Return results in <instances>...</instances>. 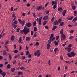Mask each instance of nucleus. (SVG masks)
I'll use <instances>...</instances> for the list:
<instances>
[{
  "label": "nucleus",
  "instance_id": "f257e3e1",
  "mask_svg": "<svg viewBox=\"0 0 77 77\" xmlns=\"http://www.w3.org/2000/svg\"><path fill=\"white\" fill-rule=\"evenodd\" d=\"M22 33H24V35H26L27 34H28L29 32V29L27 28V26H26L24 28L23 30H22L21 31Z\"/></svg>",
  "mask_w": 77,
  "mask_h": 77
},
{
  "label": "nucleus",
  "instance_id": "f03ea898",
  "mask_svg": "<svg viewBox=\"0 0 77 77\" xmlns=\"http://www.w3.org/2000/svg\"><path fill=\"white\" fill-rule=\"evenodd\" d=\"M42 17H39V18H38L36 19V21L37 22H38V24L39 25H41V21H42Z\"/></svg>",
  "mask_w": 77,
  "mask_h": 77
},
{
  "label": "nucleus",
  "instance_id": "7ed1b4c3",
  "mask_svg": "<svg viewBox=\"0 0 77 77\" xmlns=\"http://www.w3.org/2000/svg\"><path fill=\"white\" fill-rule=\"evenodd\" d=\"M18 21H19V23H20V24H21L22 26H24V24L25 23V20H23V21H21V20L20 19H18Z\"/></svg>",
  "mask_w": 77,
  "mask_h": 77
},
{
  "label": "nucleus",
  "instance_id": "20e7f679",
  "mask_svg": "<svg viewBox=\"0 0 77 77\" xmlns=\"http://www.w3.org/2000/svg\"><path fill=\"white\" fill-rule=\"evenodd\" d=\"M35 56H36L38 57L41 55V53L39 52V50H38L37 51H36L34 53Z\"/></svg>",
  "mask_w": 77,
  "mask_h": 77
},
{
  "label": "nucleus",
  "instance_id": "39448f33",
  "mask_svg": "<svg viewBox=\"0 0 77 77\" xmlns=\"http://www.w3.org/2000/svg\"><path fill=\"white\" fill-rule=\"evenodd\" d=\"M65 35L64 34H62L61 36V39L62 41H64L65 39V38H66Z\"/></svg>",
  "mask_w": 77,
  "mask_h": 77
},
{
  "label": "nucleus",
  "instance_id": "423d86ee",
  "mask_svg": "<svg viewBox=\"0 0 77 77\" xmlns=\"http://www.w3.org/2000/svg\"><path fill=\"white\" fill-rule=\"evenodd\" d=\"M26 25L28 27H30V26H32V24L30 23H26Z\"/></svg>",
  "mask_w": 77,
  "mask_h": 77
},
{
  "label": "nucleus",
  "instance_id": "0eeeda50",
  "mask_svg": "<svg viewBox=\"0 0 77 77\" xmlns=\"http://www.w3.org/2000/svg\"><path fill=\"white\" fill-rule=\"evenodd\" d=\"M59 40H57V41H54V44L56 46L57 45H59Z\"/></svg>",
  "mask_w": 77,
  "mask_h": 77
},
{
  "label": "nucleus",
  "instance_id": "6e6552de",
  "mask_svg": "<svg viewBox=\"0 0 77 77\" xmlns=\"http://www.w3.org/2000/svg\"><path fill=\"white\" fill-rule=\"evenodd\" d=\"M54 24L55 26H58V24H59V22H58V21H57V20H56L55 22H54Z\"/></svg>",
  "mask_w": 77,
  "mask_h": 77
},
{
  "label": "nucleus",
  "instance_id": "1a4fd4ad",
  "mask_svg": "<svg viewBox=\"0 0 77 77\" xmlns=\"http://www.w3.org/2000/svg\"><path fill=\"white\" fill-rule=\"evenodd\" d=\"M11 25L14 29H15L17 28V25L14 24V23L12 22L11 23Z\"/></svg>",
  "mask_w": 77,
  "mask_h": 77
},
{
  "label": "nucleus",
  "instance_id": "9d476101",
  "mask_svg": "<svg viewBox=\"0 0 77 77\" xmlns=\"http://www.w3.org/2000/svg\"><path fill=\"white\" fill-rule=\"evenodd\" d=\"M15 39V35H12L11 36V41H14Z\"/></svg>",
  "mask_w": 77,
  "mask_h": 77
},
{
  "label": "nucleus",
  "instance_id": "9b49d317",
  "mask_svg": "<svg viewBox=\"0 0 77 77\" xmlns=\"http://www.w3.org/2000/svg\"><path fill=\"white\" fill-rule=\"evenodd\" d=\"M42 6H39L37 7V10L38 11H39V10H42Z\"/></svg>",
  "mask_w": 77,
  "mask_h": 77
},
{
  "label": "nucleus",
  "instance_id": "f8f14e48",
  "mask_svg": "<svg viewBox=\"0 0 77 77\" xmlns=\"http://www.w3.org/2000/svg\"><path fill=\"white\" fill-rule=\"evenodd\" d=\"M48 16H45L43 18V20H48Z\"/></svg>",
  "mask_w": 77,
  "mask_h": 77
},
{
  "label": "nucleus",
  "instance_id": "ddd939ff",
  "mask_svg": "<svg viewBox=\"0 0 77 77\" xmlns=\"http://www.w3.org/2000/svg\"><path fill=\"white\" fill-rule=\"evenodd\" d=\"M74 18V17L72 16L70 18H69V17H67V20H69V21H71V20H72L73 18Z\"/></svg>",
  "mask_w": 77,
  "mask_h": 77
},
{
  "label": "nucleus",
  "instance_id": "4468645a",
  "mask_svg": "<svg viewBox=\"0 0 77 77\" xmlns=\"http://www.w3.org/2000/svg\"><path fill=\"white\" fill-rule=\"evenodd\" d=\"M66 13V10H64L63 12V16H65Z\"/></svg>",
  "mask_w": 77,
  "mask_h": 77
},
{
  "label": "nucleus",
  "instance_id": "2eb2a0df",
  "mask_svg": "<svg viewBox=\"0 0 77 77\" xmlns=\"http://www.w3.org/2000/svg\"><path fill=\"white\" fill-rule=\"evenodd\" d=\"M62 10H63V9L62 8L59 7L58 8V11L60 12H62Z\"/></svg>",
  "mask_w": 77,
  "mask_h": 77
},
{
  "label": "nucleus",
  "instance_id": "dca6fc26",
  "mask_svg": "<svg viewBox=\"0 0 77 77\" xmlns=\"http://www.w3.org/2000/svg\"><path fill=\"white\" fill-rule=\"evenodd\" d=\"M71 54L72 55L71 56H75V55H76V54L74 53V51H72L71 52Z\"/></svg>",
  "mask_w": 77,
  "mask_h": 77
},
{
  "label": "nucleus",
  "instance_id": "f3484780",
  "mask_svg": "<svg viewBox=\"0 0 77 77\" xmlns=\"http://www.w3.org/2000/svg\"><path fill=\"white\" fill-rule=\"evenodd\" d=\"M1 74L3 77H5V75H6V72H4L2 73H1Z\"/></svg>",
  "mask_w": 77,
  "mask_h": 77
},
{
  "label": "nucleus",
  "instance_id": "a211bd4d",
  "mask_svg": "<svg viewBox=\"0 0 77 77\" xmlns=\"http://www.w3.org/2000/svg\"><path fill=\"white\" fill-rule=\"evenodd\" d=\"M47 50H50V47H51L50 45L47 44Z\"/></svg>",
  "mask_w": 77,
  "mask_h": 77
},
{
  "label": "nucleus",
  "instance_id": "6ab92c4d",
  "mask_svg": "<svg viewBox=\"0 0 77 77\" xmlns=\"http://www.w3.org/2000/svg\"><path fill=\"white\" fill-rule=\"evenodd\" d=\"M49 39L51 41H54V40H55V37H53L51 39H50V38H49Z\"/></svg>",
  "mask_w": 77,
  "mask_h": 77
},
{
  "label": "nucleus",
  "instance_id": "aec40b11",
  "mask_svg": "<svg viewBox=\"0 0 77 77\" xmlns=\"http://www.w3.org/2000/svg\"><path fill=\"white\" fill-rule=\"evenodd\" d=\"M57 26H54L52 30H56V29H57Z\"/></svg>",
  "mask_w": 77,
  "mask_h": 77
},
{
  "label": "nucleus",
  "instance_id": "412c9836",
  "mask_svg": "<svg viewBox=\"0 0 77 77\" xmlns=\"http://www.w3.org/2000/svg\"><path fill=\"white\" fill-rule=\"evenodd\" d=\"M26 41H29L30 40V38L29 37H26Z\"/></svg>",
  "mask_w": 77,
  "mask_h": 77
},
{
  "label": "nucleus",
  "instance_id": "4be33fe9",
  "mask_svg": "<svg viewBox=\"0 0 77 77\" xmlns=\"http://www.w3.org/2000/svg\"><path fill=\"white\" fill-rule=\"evenodd\" d=\"M76 8V7H75V5H73L72 7V9H73V11H75Z\"/></svg>",
  "mask_w": 77,
  "mask_h": 77
},
{
  "label": "nucleus",
  "instance_id": "5701e85b",
  "mask_svg": "<svg viewBox=\"0 0 77 77\" xmlns=\"http://www.w3.org/2000/svg\"><path fill=\"white\" fill-rule=\"evenodd\" d=\"M67 51L68 52H70L71 51V48H67Z\"/></svg>",
  "mask_w": 77,
  "mask_h": 77
},
{
  "label": "nucleus",
  "instance_id": "b1692460",
  "mask_svg": "<svg viewBox=\"0 0 77 77\" xmlns=\"http://www.w3.org/2000/svg\"><path fill=\"white\" fill-rule=\"evenodd\" d=\"M77 20V17L74 18V19L72 20V22H75V21H76Z\"/></svg>",
  "mask_w": 77,
  "mask_h": 77
},
{
  "label": "nucleus",
  "instance_id": "393cba45",
  "mask_svg": "<svg viewBox=\"0 0 77 77\" xmlns=\"http://www.w3.org/2000/svg\"><path fill=\"white\" fill-rule=\"evenodd\" d=\"M20 69H21L22 71H23V70H24V69L25 70V69H26L24 68V67L21 66L20 67Z\"/></svg>",
  "mask_w": 77,
  "mask_h": 77
},
{
  "label": "nucleus",
  "instance_id": "a878e982",
  "mask_svg": "<svg viewBox=\"0 0 77 77\" xmlns=\"http://www.w3.org/2000/svg\"><path fill=\"white\" fill-rule=\"evenodd\" d=\"M64 24V22H62L60 23V26H63V25Z\"/></svg>",
  "mask_w": 77,
  "mask_h": 77
},
{
  "label": "nucleus",
  "instance_id": "bb28decb",
  "mask_svg": "<svg viewBox=\"0 0 77 77\" xmlns=\"http://www.w3.org/2000/svg\"><path fill=\"white\" fill-rule=\"evenodd\" d=\"M3 54L4 55H5H5H6V54H7L6 51L5 50L4 51Z\"/></svg>",
  "mask_w": 77,
  "mask_h": 77
},
{
  "label": "nucleus",
  "instance_id": "cd10ccee",
  "mask_svg": "<svg viewBox=\"0 0 77 77\" xmlns=\"http://www.w3.org/2000/svg\"><path fill=\"white\" fill-rule=\"evenodd\" d=\"M60 33L61 35H63V29H62L60 31Z\"/></svg>",
  "mask_w": 77,
  "mask_h": 77
},
{
  "label": "nucleus",
  "instance_id": "c85d7f7f",
  "mask_svg": "<svg viewBox=\"0 0 77 77\" xmlns=\"http://www.w3.org/2000/svg\"><path fill=\"white\" fill-rule=\"evenodd\" d=\"M21 41H22V38L21 37H20L19 40L18 42H19V43H20V42H21Z\"/></svg>",
  "mask_w": 77,
  "mask_h": 77
},
{
  "label": "nucleus",
  "instance_id": "c756f323",
  "mask_svg": "<svg viewBox=\"0 0 77 77\" xmlns=\"http://www.w3.org/2000/svg\"><path fill=\"white\" fill-rule=\"evenodd\" d=\"M54 51L55 53H56V51H58V48H55L54 49Z\"/></svg>",
  "mask_w": 77,
  "mask_h": 77
},
{
  "label": "nucleus",
  "instance_id": "7c9ffc66",
  "mask_svg": "<svg viewBox=\"0 0 77 77\" xmlns=\"http://www.w3.org/2000/svg\"><path fill=\"white\" fill-rule=\"evenodd\" d=\"M43 26L47 24V21L44 20L43 22Z\"/></svg>",
  "mask_w": 77,
  "mask_h": 77
},
{
  "label": "nucleus",
  "instance_id": "2f4dec72",
  "mask_svg": "<svg viewBox=\"0 0 77 77\" xmlns=\"http://www.w3.org/2000/svg\"><path fill=\"white\" fill-rule=\"evenodd\" d=\"M9 56V58L10 59V60H11V59H12V57H11V54H8Z\"/></svg>",
  "mask_w": 77,
  "mask_h": 77
},
{
  "label": "nucleus",
  "instance_id": "473e14b6",
  "mask_svg": "<svg viewBox=\"0 0 77 77\" xmlns=\"http://www.w3.org/2000/svg\"><path fill=\"white\" fill-rule=\"evenodd\" d=\"M67 55L68 56V57H72V55H71V54H70V53H68L67 54Z\"/></svg>",
  "mask_w": 77,
  "mask_h": 77
},
{
  "label": "nucleus",
  "instance_id": "72a5a7b5",
  "mask_svg": "<svg viewBox=\"0 0 77 77\" xmlns=\"http://www.w3.org/2000/svg\"><path fill=\"white\" fill-rule=\"evenodd\" d=\"M74 16H77V12L76 11H75L74 12Z\"/></svg>",
  "mask_w": 77,
  "mask_h": 77
},
{
  "label": "nucleus",
  "instance_id": "f704fd0d",
  "mask_svg": "<svg viewBox=\"0 0 77 77\" xmlns=\"http://www.w3.org/2000/svg\"><path fill=\"white\" fill-rule=\"evenodd\" d=\"M14 53H17L18 52V50H15L14 51Z\"/></svg>",
  "mask_w": 77,
  "mask_h": 77
},
{
  "label": "nucleus",
  "instance_id": "c9c22d12",
  "mask_svg": "<svg viewBox=\"0 0 77 77\" xmlns=\"http://www.w3.org/2000/svg\"><path fill=\"white\" fill-rule=\"evenodd\" d=\"M48 43L47 44L50 45V44L51 43V40H48Z\"/></svg>",
  "mask_w": 77,
  "mask_h": 77
},
{
  "label": "nucleus",
  "instance_id": "e433bc0d",
  "mask_svg": "<svg viewBox=\"0 0 77 77\" xmlns=\"http://www.w3.org/2000/svg\"><path fill=\"white\" fill-rule=\"evenodd\" d=\"M54 36V35L53 34H51V36L49 38L51 39V38H53V36Z\"/></svg>",
  "mask_w": 77,
  "mask_h": 77
},
{
  "label": "nucleus",
  "instance_id": "4c0bfd02",
  "mask_svg": "<svg viewBox=\"0 0 77 77\" xmlns=\"http://www.w3.org/2000/svg\"><path fill=\"white\" fill-rule=\"evenodd\" d=\"M33 24L34 26H35L36 25V21H35L33 23Z\"/></svg>",
  "mask_w": 77,
  "mask_h": 77
},
{
  "label": "nucleus",
  "instance_id": "58836bf2",
  "mask_svg": "<svg viewBox=\"0 0 77 77\" xmlns=\"http://www.w3.org/2000/svg\"><path fill=\"white\" fill-rule=\"evenodd\" d=\"M18 74L19 75H21V74H23V72H18Z\"/></svg>",
  "mask_w": 77,
  "mask_h": 77
},
{
  "label": "nucleus",
  "instance_id": "ea45409f",
  "mask_svg": "<svg viewBox=\"0 0 77 77\" xmlns=\"http://www.w3.org/2000/svg\"><path fill=\"white\" fill-rule=\"evenodd\" d=\"M59 38V36L58 35L56 37V40H58Z\"/></svg>",
  "mask_w": 77,
  "mask_h": 77
},
{
  "label": "nucleus",
  "instance_id": "a19ab883",
  "mask_svg": "<svg viewBox=\"0 0 77 77\" xmlns=\"http://www.w3.org/2000/svg\"><path fill=\"white\" fill-rule=\"evenodd\" d=\"M61 21H62V19H59L58 20V22L59 23H61Z\"/></svg>",
  "mask_w": 77,
  "mask_h": 77
},
{
  "label": "nucleus",
  "instance_id": "79ce46f5",
  "mask_svg": "<svg viewBox=\"0 0 77 77\" xmlns=\"http://www.w3.org/2000/svg\"><path fill=\"white\" fill-rule=\"evenodd\" d=\"M11 68V66L10 64H8V65L7 66V68Z\"/></svg>",
  "mask_w": 77,
  "mask_h": 77
},
{
  "label": "nucleus",
  "instance_id": "37998d69",
  "mask_svg": "<svg viewBox=\"0 0 77 77\" xmlns=\"http://www.w3.org/2000/svg\"><path fill=\"white\" fill-rule=\"evenodd\" d=\"M55 4V2L54 1H53L51 2L52 5H53Z\"/></svg>",
  "mask_w": 77,
  "mask_h": 77
},
{
  "label": "nucleus",
  "instance_id": "c03bdc74",
  "mask_svg": "<svg viewBox=\"0 0 77 77\" xmlns=\"http://www.w3.org/2000/svg\"><path fill=\"white\" fill-rule=\"evenodd\" d=\"M65 62H66V63H69V64H70L71 63V62H70L69 61H66L65 60L64 61Z\"/></svg>",
  "mask_w": 77,
  "mask_h": 77
},
{
  "label": "nucleus",
  "instance_id": "a18cd8bd",
  "mask_svg": "<svg viewBox=\"0 0 77 77\" xmlns=\"http://www.w3.org/2000/svg\"><path fill=\"white\" fill-rule=\"evenodd\" d=\"M34 32H36V31H37V28L36 27H34Z\"/></svg>",
  "mask_w": 77,
  "mask_h": 77
},
{
  "label": "nucleus",
  "instance_id": "49530a36",
  "mask_svg": "<svg viewBox=\"0 0 77 77\" xmlns=\"http://www.w3.org/2000/svg\"><path fill=\"white\" fill-rule=\"evenodd\" d=\"M57 7V5H54L53 6V8L54 9H55L56 8V7Z\"/></svg>",
  "mask_w": 77,
  "mask_h": 77
},
{
  "label": "nucleus",
  "instance_id": "de8ad7c7",
  "mask_svg": "<svg viewBox=\"0 0 77 77\" xmlns=\"http://www.w3.org/2000/svg\"><path fill=\"white\" fill-rule=\"evenodd\" d=\"M37 33V32H35V34L34 35V37H36V34Z\"/></svg>",
  "mask_w": 77,
  "mask_h": 77
},
{
  "label": "nucleus",
  "instance_id": "09e8293b",
  "mask_svg": "<svg viewBox=\"0 0 77 77\" xmlns=\"http://www.w3.org/2000/svg\"><path fill=\"white\" fill-rule=\"evenodd\" d=\"M35 45L37 46L39 45V43L38 42H37L35 43Z\"/></svg>",
  "mask_w": 77,
  "mask_h": 77
},
{
  "label": "nucleus",
  "instance_id": "8fccbe9b",
  "mask_svg": "<svg viewBox=\"0 0 77 77\" xmlns=\"http://www.w3.org/2000/svg\"><path fill=\"white\" fill-rule=\"evenodd\" d=\"M73 38H74V36H72L69 38V39H73Z\"/></svg>",
  "mask_w": 77,
  "mask_h": 77
},
{
  "label": "nucleus",
  "instance_id": "3c124183",
  "mask_svg": "<svg viewBox=\"0 0 77 77\" xmlns=\"http://www.w3.org/2000/svg\"><path fill=\"white\" fill-rule=\"evenodd\" d=\"M11 71L12 72H14V71H15V68H11Z\"/></svg>",
  "mask_w": 77,
  "mask_h": 77
},
{
  "label": "nucleus",
  "instance_id": "603ef678",
  "mask_svg": "<svg viewBox=\"0 0 77 77\" xmlns=\"http://www.w3.org/2000/svg\"><path fill=\"white\" fill-rule=\"evenodd\" d=\"M72 44H70L68 45V47H72Z\"/></svg>",
  "mask_w": 77,
  "mask_h": 77
},
{
  "label": "nucleus",
  "instance_id": "864d4df0",
  "mask_svg": "<svg viewBox=\"0 0 77 77\" xmlns=\"http://www.w3.org/2000/svg\"><path fill=\"white\" fill-rule=\"evenodd\" d=\"M3 66V65L2 64L0 63V68H2Z\"/></svg>",
  "mask_w": 77,
  "mask_h": 77
},
{
  "label": "nucleus",
  "instance_id": "5fc2aeb1",
  "mask_svg": "<svg viewBox=\"0 0 77 77\" xmlns=\"http://www.w3.org/2000/svg\"><path fill=\"white\" fill-rule=\"evenodd\" d=\"M14 23L15 24H17V20H14Z\"/></svg>",
  "mask_w": 77,
  "mask_h": 77
},
{
  "label": "nucleus",
  "instance_id": "6e6d98bb",
  "mask_svg": "<svg viewBox=\"0 0 77 77\" xmlns=\"http://www.w3.org/2000/svg\"><path fill=\"white\" fill-rule=\"evenodd\" d=\"M29 49V47H27V45L26 46V51H27L28 50V49Z\"/></svg>",
  "mask_w": 77,
  "mask_h": 77
},
{
  "label": "nucleus",
  "instance_id": "4d7b16f0",
  "mask_svg": "<svg viewBox=\"0 0 77 77\" xmlns=\"http://www.w3.org/2000/svg\"><path fill=\"white\" fill-rule=\"evenodd\" d=\"M73 32H74L73 30H71V31H69V33H73Z\"/></svg>",
  "mask_w": 77,
  "mask_h": 77
},
{
  "label": "nucleus",
  "instance_id": "13d9d810",
  "mask_svg": "<svg viewBox=\"0 0 77 77\" xmlns=\"http://www.w3.org/2000/svg\"><path fill=\"white\" fill-rule=\"evenodd\" d=\"M20 28H18L17 30V32H19V31H20Z\"/></svg>",
  "mask_w": 77,
  "mask_h": 77
},
{
  "label": "nucleus",
  "instance_id": "bf43d9fd",
  "mask_svg": "<svg viewBox=\"0 0 77 77\" xmlns=\"http://www.w3.org/2000/svg\"><path fill=\"white\" fill-rule=\"evenodd\" d=\"M48 62L49 65V66H50L51 65V63H50V60H49L48 61Z\"/></svg>",
  "mask_w": 77,
  "mask_h": 77
},
{
  "label": "nucleus",
  "instance_id": "052dcab7",
  "mask_svg": "<svg viewBox=\"0 0 77 77\" xmlns=\"http://www.w3.org/2000/svg\"><path fill=\"white\" fill-rule=\"evenodd\" d=\"M8 43H9V41H6V42H5V45H7L8 44Z\"/></svg>",
  "mask_w": 77,
  "mask_h": 77
},
{
  "label": "nucleus",
  "instance_id": "680f3d73",
  "mask_svg": "<svg viewBox=\"0 0 77 77\" xmlns=\"http://www.w3.org/2000/svg\"><path fill=\"white\" fill-rule=\"evenodd\" d=\"M26 6H27V7H29V6H30V4H26Z\"/></svg>",
  "mask_w": 77,
  "mask_h": 77
},
{
  "label": "nucleus",
  "instance_id": "e2e57ef3",
  "mask_svg": "<svg viewBox=\"0 0 77 77\" xmlns=\"http://www.w3.org/2000/svg\"><path fill=\"white\" fill-rule=\"evenodd\" d=\"M29 54V52L28 51H27L26 52V55H28Z\"/></svg>",
  "mask_w": 77,
  "mask_h": 77
},
{
  "label": "nucleus",
  "instance_id": "0e129e2a",
  "mask_svg": "<svg viewBox=\"0 0 77 77\" xmlns=\"http://www.w3.org/2000/svg\"><path fill=\"white\" fill-rule=\"evenodd\" d=\"M12 62L13 64H15V63H16V60H14V61H13Z\"/></svg>",
  "mask_w": 77,
  "mask_h": 77
},
{
  "label": "nucleus",
  "instance_id": "69168bd1",
  "mask_svg": "<svg viewBox=\"0 0 77 77\" xmlns=\"http://www.w3.org/2000/svg\"><path fill=\"white\" fill-rule=\"evenodd\" d=\"M60 59H61V60H63V57H62V56H60Z\"/></svg>",
  "mask_w": 77,
  "mask_h": 77
},
{
  "label": "nucleus",
  "instance_id": "338daca9",
  "mask_svg": "<svg viewBox=\"0 0 77 77\" xmlns=\"http://www.w3.org/2000/svg\"><path fill=\"white\" fill-rule=\"evenodd\" d=\"M20 54L21 56H23V54H24V53L23 52H21L20 53Z\"/></svg>",
  "mask_w": 77,
  "mask_h": 77
},
{
  "label": "nucleus",
  "instance_id": "774afa93",
  "mask_svg": "<svg viewBox=\"0 0 77 77\" xmlns=\"http://www.w3.org/2000/svg\"><path fill=\"white\" fill-rule=\"evenodd\" d=\"M12 17L13 18H14V17H15V14L14 13L12 15Z\"/></svg>",
  "mask_w": 77,
  "mask_h": 77
}]
</instances>
